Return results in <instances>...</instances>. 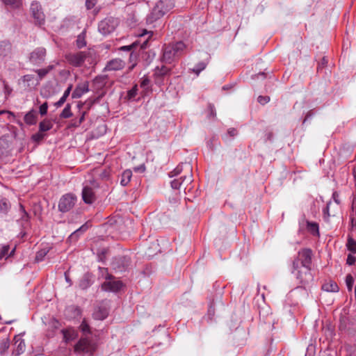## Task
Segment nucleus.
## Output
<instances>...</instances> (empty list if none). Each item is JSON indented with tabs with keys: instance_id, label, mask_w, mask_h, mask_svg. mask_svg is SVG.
Listing matches in <instances>:
<instances>
[{
	"instance_id": "1",
	"label": "nucleus",
	"mask_w": 356,
	"mask_h": 356,
	"mask_svg": "<svg viewBox=\"0 0 356 356\" xmlns=\"http://www.w3.org/2000/svg\"><path fill=\"white\" fill-rule=\"evenodd\" d=\"M185 171V175L175 179L170 182L171 187L173 189H179L181 186L191 184L193 179L192 175V166L189 163H182L178 165L172 172L169 173L170 177L178 176Z\"/></svg>"
},
{
	"instance_id": "2",
	"label": "nucleus",
	"mask_w": 356,
	"mask_h": 356,
	"mask_svg": "<svg viewBox=\"0 0 356 356\" xmlns=\"http://www.w3.org/2000/svg\"><path fill=\"white\" fill-rule=\"evenodd\" d=\"M186 47V44L181 41L165 44L162 49L161 61L168 64L173 63L183 55Z\"/></svg>"
},
{
	"instance_id": "3",
	"label": "nucleus",
	"mask_w": 356,
	"mask_h": 356,
	"mask_svg": "<svg viewBox=\"0 0 356 356\" xmlns=\"http://www.w3.org/2000/svg\"><path fill=\"white\" fill-rule=\"evenodd\" d=\"M312 259V251L309 248H304L298 251L297 256L292 261V268L298 269L305 268V277L311 278V264Z\"/></svg>"
},
{
	"instance_id": "4",
	"label": "nucleus",
	"mask_w": 356,
	"mask_h": 356,
	"mask_svg": "<svg viewBox=\"0 0 356 356\" xmlns=\"http://www.w3.org/2000/svg\"><path fill=\"white\" fill-rule=\"evenodd\" d=\"M174 6L173 0H160L153 8L151 13L146 17L147 24H152L163 17Z\"/></svg>"
},
{
	"instance_id": "5",
	"label": "nucleus",
	"mask_w": 356,
	"mask_h": 356,
	"mask_svg": "<svg viewBox=\"0 0 356 356\" xmlns=\"http://www.w3.org/2000/svg\"><path fill=\"white\" fill-rule=\"evenodd\" d=\"M131 264V260L129 257L118 255L113 258L111 266L115 273H122L129 269Z\"/></svg>"
},
{
	"instance_id": "6",
	"label": "nucleus",
	"mask_w": 356,
	"mask_h": 356,
	"mask_svg": "<svg viewBox=\"0 0 356 356\" xmlns=\"http://www.w3.org/2000/svg\"><path fill=\"white\" fill-rule=\"evenodd\" d=\"M76 196L73 193H66L61 196L58 202V211L62 213L70 211L76 204Z\"/></svg>"
},
{
	"instance_id": "7",
	"label": "nucleus",
	"mask_w": 356,
	"mask_h": 356,
	"mask_svg": "<svg viewBox=\"0 0 356 356\" xmlns=\"http://www.w3.org/2000/svg\"><path fill=\"white\" fill-rule=\"evenodd\" d=\"M89 55L88 51L70 52L65 54V58L70 65L78 67L83 65Z\"/></svg>"
},
{
	"instance_id": "8",
	"label": "nucleus",
	"mask_w": 356,
	"mask_h": 356,
	"mask_svg": "<svg viewBox=\"0 0 356 356\" xmlns=\"http://www.w3.org/2000/svg\"><path fill=\"white\" fill-rule=\"evenodd\" d=\"M95 344L87 337H81L74 346V352L92 355L95 350Z\"/></svg>"
},
{
	"instance_id": "9",
	"label": "nucleus",
	"mask_w": 356,
	"mask_h": 356,
	"mask_svg": "<svg viewBox=\"0 0 356 356\" xmlns=\"http://www.w3.org/2000/svg\"><path fill=\"white\" fill-rule=\"evenodd\" d=\"M118 24L117 19L107 17L99 23L98 30L102 34L106 35L114 31Z\"/></svg>"
},
{
	"instance_id": "10",
	"label": "nucleus",
	"mask_w": 356,
	"mask_h": 356,
	"mask_svg": "<svg viewBox=\"0 0 356 356\" xmlns=\"http://www.w3.org/2000/svg\"><path fill=\"white\" fill-rule=\"evenodd\" d=\"M47 50L44 47H39L30 53L29 60L34 65H42L46 58Z\"/></svg>"
},
{
	"instance_id": "11",
	"label": "nucleus",
	"mask_w": 356,
	"mask_h": 356,
	"mask_svg": "<svg viewBox=\"0 0 356 356\" xmlns=\"http://www.w3.org/2000/svg\"><path fill=\"white\" fill-rule=\"evenodd\" d=\"M30 10L35 20V24L39 26L43 25L45 22V15L40 3L38 1L32 2Z\"/></svg>"
},
{
	"instance_id": "12",
	"label": "nucleus",
	"mask_w": 356,
	"mask_h": 356,
	"mask_svg": "<svg viewBox=\"0 0 356 356\" xmlns=\"http://www.w3.org/2000/svg\"><path fill=\"white\" fill-rule=\"evenodd\" d=\"M122 286V282L119 280H110L102 284V289L105 291L118 292Z\"/></svg>"
},
{
	"instance_id": "13",
	"label": "nucleus",
	"mask_w": 356,
	"mask_h": 356,
	"mask_svg": "<svg viewBox=\"0 0 356 356\" xmlns=\"http://www.w3.org/2000/svg\"><path fill=\"white\" fill-rule=\"evenodd\" d=\"M170 71H171L170 68H169L165 65H162L161 67H156L154 69V76L155 79L156 83H159V84L163 82V78L165 76L169 75L170 73Z\"/></svg>"
},
{
	"instance_id": "14",
	"label": "nucleus",
	"mask_w": 356,
	"mask_h": 356,
	"mask_svg": "<svg viewBox=\"0 0 356 356\" xmlns=\"http://www.w3.org/2000/svg\"><path fill=\"white\" fill-rule=\"evenodd\" d=\"M125 65V63L121 60L120 58H114L109 60L104 69V71H117L122 70Z\"/></svg>"
},
{
	"instance_id": "15",
	"label": "nucleus",
	"mask_w": 356,
	"mask_h": 356,
	"mask_svg": "<svg viewBox=\"0 0 356 356\" xmlns=\"http://www.w3.org/2000/svg\"><path fill=\"white\" fill-rule=\"evenodd\" d=\"M82 199L85 203L89 204H92L95 201L96 196L91 187L88 186L83 187L82 191Z\"/></svg>"
},
{
	"instance_id": "16",
	"label": "nucleus",
	"mask_w": 356,
	"mask_h": 356,
	"mask_svg": "<svg viewBox=\"0 0 356 356\" xmlns=\"http://www.w3.org/2000/svg\"><path fill=\"white\" fill-rule=\"evenodd\" d=\"M305 268H300L298 269H293L291 270V273L293 274H295L297 280H299V282L302 284H308L313 280V275L311 273V278L307 279L305 277Z\"/></svg>"
},
{
	"instance_id": "17",
	"label": "nucleus",
	"mask_w": 356,
	"mask_h": 356,
	"mask_svg": "<svg viewBox=\"0 0 356 356\" xmlns=\"http://www.w3.org/2000/svg\"><path fill=\"white\" fill-rule=\"evenodd\" d=\"M89 91L88 82L80 83L76 86L72 94V98L78 99L80 98L84 93Z\"/></svg>"
},
{
	"instance_id": "18",
	"label": "nucleus",
	"mask_w": 356,
	"mask_h": 356,
	"mask_svg": "<svg viewBox=\"0 0 356 356\" xmlns=\"http://www.w3.org/2000/svg\"><path fill=\"white\" fill-rule=\"evenodd\" d=\"M15 343L17 347L13 351V354L16 356H19L24 353L26 350V344L24 339H21L19 335H15L14 337Z\"/></svg>"
},
{
	"instance_id": "19",
	"label": "nucleus",
	"mask_w": 356,
	"mask_h": 356,
	"mask_svg": "<svg viewBox=\"0 0 356 356\" xmlns=\"http://www.w3.org/2000/svg\"><path fill=\"white\" fill-rule=\"evenodd\" d=\"M138 45L140 46L141 49H145L148 46V39H146L143 42L137 40L130 45L122 46L120 47L119 50L131 52L134 50V49H135Z\"/></svg>"
},
{
	"instance_id": "20",
	"label": "nucleus",
	"mask_w": 356,
	"mask_h": 356,
	"mask_svg": "<svg viewBox=\"0 0 356 356\" xmlns=\"http://www.w3.org/2000/svg\"><path fill=\"white\" fill-rule=\"evenodd\" d=\"M12 45L8 41L4 40L0 42V59L11 54Z\"/></svg>"
},
{
	"instance_id": "21",
	"label": "nucleus",
	"mask_w": 356,
	"mask_h": 356,
	"mask_svg": "<svg viewBox=\"0 0 356 356\" xmlns=\"http://www.w3.org/2000/svg\"><path fill=\"white\" fill-rule=\"evenodd\" d=\"M61 333L63 335V340L65 343L74 340L78 336L76 331L72 327L61 330Z\"/></svg>"
},
{
	"instance_id": "22",
	"label": "nucleus",
	"mask_w": 356,
	"mask_h": 356,
	"mask_svg": "<svg viewBox=\"0 0 356 356\" xmlns=\"http://www.w3.org/2000/svg\"><path fill=\"white\" fill-rule=\"evenodd\" d=\"M37 113L34 109L29 111L24 118V122L26 124L34 125L37 122Z\"/></svg>"
},
{
	"instance_id": "23",
	"label": "nucleus",
	"mask_w": 356,
	"mask_h": 356,
	"mask_svg": "<svg viewBox=\"0 0 356 356\" xmlns=\"http://www.w3.org/2000/svg\"><path fill=\"white\" fill-rule=\"evenodd\" d=\"M22 80L27 82L28 87H35L40 83V79H35L33 74H26L22 76Z\"/></svg>"
},
{
	"instance_id": "24",
	"label": "nucleus",
	"mask_w": 356,
	"mask_h": 356,
	"mask_svg": "<svg viewBox=\"0 0 356 356\" xmlns=\"http://www.w3.org/2000/svg\"><path fill=\"white\" fill-rule=\"evenodd\" d=\"M322 289L327 292H338L339 288L337 284L334 281H330L323 284Z\"/></svg>"
},
{
	"instance_id": "25",
	"label": "nucleus",
	"mask_w": 356,
	"mask_h": 356,
	"mask_svg": "<svg viewBox=\"0 0 356 356\" xmlns=\"http://www.w3.org/2000/svg\"><path fill=\"white\" fill-rule=\"evenodd\" d=\"M132 172L130 170H125L120 177V184L123 186H127L131 181Z\"/></svg>"
},
{
	"instance_id": "26",
	"label": "nucleus",
	"mask_w": 356,
	"mask_h": 356,
	"mask_svg": "<svg viewBox=\"0 0 356 356\" xmlns=\"http://www.w3.org/2000/svg\"><path fill=\"white\" fill-rule=\"evenodd\" d=\"M108 311L104 307H99L93 313V317L96 320H104L108 316Z\"/></svg>"
},
{
	"instance_id": "27",
	"label": "nucleus",
	"mask_w": 356,
	"mask_h": 356,
	"mask_svg": "<svg viewBox=\"0 0 356 356\" xmlns=\"http://www.w3.org/2000/svg\"><path fill=\"white\" fill-rule=\"evenodd\" d=\"M89 228V225H88V222L83 224L82 226H81L79 229L75 230L73 233L71 234L69 238L70 240H76L80 234L83 233Z\"/></svg>"
},
{
	"instance_id": "28",
	"label": "nucleus",
	"mask_w": 356,
	"mask_h": 356,
	"mask_svg": "<svg viewBox=\"0 0 356 356\" xmlns=\"http://www.w3.org/2000/svg\"><path fill=\"white\" fill-rule=\"evenodd\" d=\"M10 204L8 199L0 196V212L6 213L10 209Z\"/></svg>"
},
{
	"instance_id": "29",
	"label": "nucleus",
	"mask_w": 356,
	"mask_h": 356,
	"mask_svg": "<svg viewBox=\"0 0 356 356\" xmlns=\"http://www.w3.org/2000/svg\"><path fill=\"white\" fill-rule=\"evenodd\" d=\"M53 127V124L49 120H44L39 124V131L45 132L50 130Z\"/></svg>"
},
{
	"instance_id": "30",
	"label": "nucleus",
	"mask_w": 356,
	"mask_h": 356,
	"mask_svg": "<svg viewBox=\"0 0 356 356\" xmlns=\"http://www.w3.org/2000/svg\"><path fill=\"white\" fill-rule=\"evenodd\" d=\"M76 45L79 49H81L86 45V31H83L78 36L76 40Z\"/></svg>"
},
{
	"instance_id": "31",
	"label": "nucleus",
	"mask_w": 356,
	"mask_h": 356,
	"mask_svg": "<svg viewBox=\"0 0 356 356\" xmlns=\"http://www.w3.org/2000/svg\"><path fill=\"white\" fill-rule=\"evenodd\" d=\"M54 68V66L52 65H50L46 68L36 70L35 72L38 75V78L37 79H40V81Z\"/></svg>"
},
{
	"instance_id": "32",
	"label": "nucleus",
	"mask_w": 356,
	"mask_h": 356,
	"mask_svg": "<svg viewBox=\"0 0 356 356\" xmlns=\"http://www.w3.org/2000/svg\"><path fill=\"white\" fill-rule=\"evenodd\" d=\"M48 326L49 330H51L52 332L51 334H49V336L52 337L54 335V332L60 327V323L58 320L52 318L51 320L49 321Z\"/></svg>"
},
{
	"instance_id": "33",
	"label": "nucleus",
	"mask_w": 356,
	"mask_h": 356,
	"mask_svg": "<svg viewBox=\"0 0 356 356\" xmlns=\"http://www.w3.org/2000/svg\"><path fill=\"white\" fill-rule=\"evenodd\" d=\"M73 115L72 112L71 111V105L70 104H67L64 109L60 114V118H69Z\"/></svg>"
},
{
	"instance_id": "34",
	"label": "nucleus",
	"mask_w": 356,
	"mask_h": 356,
	"mask_svg": "<svg viewBox=\"0 0 356 356\" xmlns=\"http://www.w3.org/2000/svg\"><path fill=\"white\" fill-rule=\"evenodd\" d=\"M10 347L9 339H5L0 342V355H3Z\"/></svg>"
},
{
	"instance_id": "35",
	"label": "nucleus",
	"mask_w": 356,
	"mask_h": 356,
	"mask_svg": "<svg viewBox=\"0 0 356 356\" xmlns=\"http://www.w3.org/2000/svg\"><path fill=\"white\" fill-rule=\"evenodd\" d=\"M347 248L352 253H356V241L352 236H348V241L346 243Z\"/></svg>"
},
{
	"instance_id": "36",
	"label": "nucleus",
	"mask_w": 356,
	"mask_h": 356,
	"mask_svg": "<svg viewBox=\"0 0 356 356\" xmlns=\"http://www.w3.org/2000/svg\"><path fill=\"white\" fill-rule=\"evenodd\" d=\"M349 318L346 316H341L339 318V327L341 330H345L348 327V324L349 323Z\"/></svg>"
},
{
	"instance_id": "37",
	"label": "nucleus",
	"mask_w": 356,
	"mask_h": 356,
	"mask_svg": "<svg viewBox=\"0 0 356 356\" xmlns=\"http://www.w3.org/2000/svg\"><path fill=\"white\" fill-rule=\"evenodd\" d=\"M99 270L102 278L106 280H113L114 277L108 273V268L99 267Z\"/></svg>"
},
{
	"instance_id": "38",
	"label": "nucleus",
	"mask_w": 356,
	"mask_h": 356,
	"mask_svg": "<svg viewBox=\"0 0 356 356\" xmlns=\"http://www.w3.org/2000/svg\"><path fill=\"white\" fill-rule=\"evenodd\" d=\"M3 1L6 5L10 6L13 8H18L22 4V0H3Z\"/></svg>"
},
{
	"instance_id": "39",
	"label": "nucleus",
	"mask_w": 356,
	"mask_h": 356,
	"mask_svg": "<svg viewBox=\"0 0 356 356\" xmlns=\"http://www.w3.org/2000/svg\"><path fill=\"white\" fill-rule=\"evenodd\" d=\"M79 328L84 335H87L91 333L90 327L85 319L82 321Z\"/></svg>"
},
{
	"instance_id": "40",
	"label": "nucleus",
	"mask_w": 356,
	"mask_h": 356,
	"mask_svg": "<svg viewBox=\"0 0 356 356\" xmlns=\"http://www.w3.org/2000/svg\"><path fill=\"white\" fill-rule=\"evenodd\" d=\"M48 250L46 249H42L36 253L35 260L39 262L43 260L44 257L47 255Z\"/></svg>"
},
{
	"instance_id": "41",
	"label": "nucleus",
	"mask_w": 356,
	"mask_h": 356,
	"mask_svg": "<svg viewBox=\"0 0 356 356\" xmlns=\"http://www.w3.org/2000/svg\"><path fill=\"white\" fill-rule=\"evenodd\" d=\"M354 283V279L350 274H348L346 277V284L349 291H352Z\"/></svg>"
},
{
	"instance_id": "42",
	"label": "nucleus",
	"mask_w": 356,
	"mask_h": 356,
	"mask_svg": "<svg viewBox=\"0 0 356 356\" xmlns=\"http://www.w3.org/2000/svg\"><path fill=\"white\" fill-rule=\"evenodd\" d=\"M136 59L137 54H136L134 51H132L129 55V62L132 63V65L129 67V70H132L136 65Z\"/></svg>"
},
{
	"instance_id": "43",
	"label": "nucleus",
	"mask_w": 356,
	"mask_h": 356,
	"mask_svg": "<svg viewBox=\"0 0 356 356\" xmlns=\"http://www.w3.org/2000/svg\"><path fill=\"white\" fill-rule=\"evenodd\" d=\"M108 252V250L103 248L97 252L98 260L102 262H104L106 260V255Z\"/></svg>"
},
{
	"instance_id": "44",
	"label": "nucleus",
	"mask_w": 356,
	"mask_h": 356,
	"mask_svg": "<svg viewBox=\"0 0 356 356\" xmlns=\"http://www.w3.org/2000/svg\"><path fill=\"white\" fill-rule=\"evenodd\" d=\"M9 250V245H3V247H1L0 250V259H2L3 257L8 258Z\"/></svg>"
},
{
	"instance_id": "45",
	"label": "nucleus",
	"mask_w": 356,
	"mask_h": 356,
	"mask_svg": "<svg viewBox=\"0 0 356 356\" xmlns=\"http://www.w3.org/2000/svg\"><path fill=\"white\" fill-rule=\"evenodd\" d=\"M67 310L74 313V317H77L81 315V309L77 306L71 305L67 307Z\"/></svg>"
},
{
	"instance_id": "46",
	"label": "nucleus",
	"mask_w": 356,
	"mask_h": 356,
	"mask_svg": "<svg viewBox=\"0 0 356 356\" xmlns=\"http://www.w3.org/2000/svg\"><path fill=\"white\" fill-rule=\"evenodd\" d=\"M45 135L43 134V132H40V131L33 134L31 137L32 140L35 142H40L44 138Z\"/></svg>"
},
{
	"instance_id": "47",
	"label": "nucleus",
	"mask_w": 356,
	"mask_h": 356,
	"mask_svg": "<svg viewBox=\"0 0 356 356\" xmlns=\"http://www.w3.org/2000/svg\"><path fill=\"white\" fill-rule=\"evenodd\" d=\"M90 282L86 276H84L80 281L79 286L81 289H87L90 286Z\"/></svg>"
},
{
	"instance_id": "48",
	"label": "nucleus",
	"mask_w": 356,
	"mask_h": 356,
	"mask_svg": "<svg viewBox=\"0 0 356 356\" xmlns=\"http://www.w3.org/2000/svg\"><path fill=\"white\" fill-rule=\"evenodd\" d=\"M207 65L204 62H200L196 65V66L193 69V72L196 74H199L201 71L205 69Z\"/></svg>"
},
{
	"instance_id": "49",
	"label": "nucleus",
	"mask_w": 356,
	"mask_h": 356,
	"mask_svg": "<svg viewBox=\"0 0 356 356\" xmlns=\"http://www.w3.org/2000/svg\"><path fill=\"white\" fill-rule=\"evenodd\" d=\"M309 229L314 234L315 232L318 233V225L316 222H307Z\"/></svg>"
},
{
	"instance_id": "50",
	"label": "nucleus",
	"mask_w": 356,
	"mask_h": 356,
	"mask_svg": "<svg viewBox=\"0 0 356 356\" xmlns=\"http://www.w3.org/2000/svg\"><path fill=\"white\" fill-rule=\"evenodd\" d=\"M137 91H138L137 86H135L134 87H133L131 90H129L127 92V98L129 99H131L134 98L137 95Z\"/></svg>"
},
{
	"instance_id": "51",
	"label": "nucleus",
	"mask_w": 356,
	"mask_h": 356,
	"mask_svg": "<svg viewBox=\"0 0 356 356\" xmlns=\"http://www.w3.org/2000/svg\"><path fill=\"white\" fill-rule=\"evenodd\" d=\"M327 59L325 56H323L321 59V60L318 63L317 66V71L319 72L320 70H323L327 64Z\"/></svg>"
},
{
	"instance_id": "52",
	"label": "nucleus",
	"mask_w": 356,
	"mask_h": 356,
	"mask_svg": "<svg viewBox=\"0 0 356 356\" xmlns=\"http://www.w3.org/2000/svg\"><path fill=\"white\" fill-rule=\"evenodd\" d=\"M270 99L269 96L260 95L257 98V102L261 105H265L266 104L270 102Z\"/></svg>"
},
{
	"instance_id": "53",
	"label": "nucleus",
	"mask_w": 356,
	"mask_h": 356,
	"mask_svg": "<svg viewBox=\"0 0 356 356\" xmlns=\"http://www.w3.org/2000/svg\"><path fill=\"white\" fill-rule=\"evenodd\" d=\"M332 204L331 202L327 204L326 207L323 209V216L325 220H328L329 217L331 216L330 213V207Z\"/></svg>"
},
{
	"instance_id": "54",
	"label": "nucleus",
	"mask_w": 356,
	"mask_h": 356,
	"mask_svg": "<svg viewBox=\"0 0 356 356\" xmlns=\"http://www.w3.org/2000/svg\"><path fill=\"white\" fill-rule=\"evenodd\" d=\"M47 109H48V103L44 102L43 103L39 108V112L41 115H45L47 113Z\"/></svg>"
},
{
	"instance_id": "55",
	"label": "nucleus",
	"mask_w": 356,
	"mask_h": 356,
	"mask_svg": "<svg viewBox=\"0 0 356 356\" xmlns=\"http://www.w3.org/2000/svg\"><path fill=\"white\" fill-rule=\"evenodd\" d=\"M81 124V123L79 122V120L72 119L70 122L69 124L67 125V128L68 129L76 128V127H79Z\"/></svg>"
},
{
	"instance_id": "56",
	"label": "nucleus",
	"mask_w": 356,
	"mask_h": 356,
	"mask_svg": "<svg viewBox=\"0 0 356 356\" xmlns=\"http://www.w3.org/2000/svg\"><path fill=\"white\" fill-rule=\"evenodd\" d=\"M97 2V0H86V6L88 10H90L95 7Z\"/></svg>"
},
{
	"instance_id": "57",
	"label": "nucleus",
	"mask_w": 356,
	"mask_h": 356,
	"mask_svg": "<svg viewBox=\"0 0 356 356\" xmlns=\"http://www.w3.org/2000/svg\"><path fill=\"white\" fill-rule=\"evenodd\" d=\"M19 207H20V211L23 213L22 216V220L28 221V220L29 218V216L28 213L25 211L24 207L22 204H20Z\"/></svg>"
},
{
	"instance_id": "58",
	"label": "nucleus",
	"mask_w": 356,
	"mask_h": 356,
	"mask_svg": "<svg viewBox=\"0 0 356 356\" xmlns=\"http://www.w3.org/2000/svg\"><path fill=\"white\" fill-rule=\"evenodd\" d=\"M149 83H150V80L149 79V78L147 76H144L142 79V81L140 83V86L143 88H147L149 86Z\"/></svg>"
},
{
	"instance_id": "59",
	"label": "nucleus",
	"mask_w": 356,
	"mask_h": 356,
	"mask_svg": "<svg viewBox=\"0 0 356 356\" xmlns=\"http://www.w3.org/2000/svg\"><path fill=\"white\" fill-rule=\"evenodd\" d=\"M208 108L209 111V117L215 118L216 116V113L214 105L212 104H209Z\"/></svg>"
},
{
	"instance_id": "60",
	"label": "nucleus",
	"mask_w": 356,
	"mask_h": 356,
	"mask_svg": "<svg viewBox=\"0 0 356 356\" xmlns=\"http://www.w3.org/2000/svg\"><path fill=\"white\" fill-rule=\"evenodd\" d=\"M314 115H315V112L313 110L309 111L305 115V118L303 120V123H305L309 120H311L314 117Z\"/></svg>"
},
{
	"instance_id": "61",
	"label": "nucleus",
	"mask_w": 356,
	"mask_h": 356,
	"mask_svg": "<svg viewBox=\"0 0 356 356\" xmlns=\"http://www.w3.org/2000/svg\"><path fill=\"white\" fill-rule=\"evenodd\" d=\"M356 261V259L352 254H348L346 259V264L349 266L353 265Z\"/></svg>"
},
{
	"instance_id": "62",
	"label": "nucleus",
	"mask_w": 356,
	"mask_h": 356,
	"mask_svg": "<svg viewBox=\"0 0 356 356\" xmlns=\"http://www.w3.org/2000/svg\"><path fill=\"white\" fill-rule=\"evenodd\" d=\"M3 86L6 96H8L12 92L13 89L5 81H3Z\"/></svg>"
},
{
	"instance_id": "63",
	"label": "nucleus",
	"mask_w": 356,
	"mask_h": 356,
	"mask_svg": "<svg viewBox=\"0 0 356 356\" xmlns=\"http://www.w3.org/2000/svg\"><path fill=\"white\" fill-rule=\"evenodd\" d=\"M227 134L230 137H234L238 134V131L235 128H230L227 130Z\"/></svg>"
},
{
	"instance_id": "64",
	"label": "nucleus",
	"mask_w": 356,
	"mask_h": 356,
	"mask_svg": "<svg viewBox=\"0 0 356 356\" xmlns=\"http://www.w3.org/2000/svg\"><path fill=\"white\" fill-rule=\"evenodd\" d=\"M99 177L102 179H108L109 177V172L106 170H104L101 173L99 174Z\"/></svg>"
}]
</instances>
